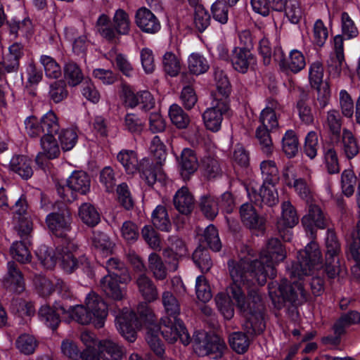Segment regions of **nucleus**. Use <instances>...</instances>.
<instances>
[{"label": "nucleus", "instance_id": "20", "mask_svg": "<svg viewBox=\"0 0 360 360\" xmlns=\"http://www.w3.org/2000/svg\"><path fill=\"white\" fill-rule=\"evenodd\" d=\"M41 152L36 156V162L42 164L41 158L44 155L48 159H54L60 154V148L54 135L44 134L40 139Z\"/></svg>", "mask_w": 360, "mask_h": 360}, {"label": "nucleus", "instance_id": "61", "mask_svg": "<svg viewBox=\"0 0 360 360\" xmlns=\"http://www.w3.org/2000/svg\"><path fill=\"white\" fill-rule=\"evenodd\" d=\"M195 291L198 299L202 302L210 301L212 297L210 287L203 276L196 278Z\"/></svg>", "mask_w": 360, "mask_h": 360}, {"label": "nucleus", "instance_id": "46", "mask_svg": "<svg viewBox=\"0 0 360 360\" xmlns=\"http://www.w3.org/2000/svg\"><path fill=\"white\" fill-rule=\"evenodd\" d=\"M298 139L292 130H288L282 139V149L288 158L295 156L298 152Z\"/></svg>", "mask_w": 360, "mask_h": 360}, {"label": "nucleus", "instance_id": "17", "mask_svg": "<svg viewBox=\"0 0 360 360\" xmlns=\"http://www.w3.org/2000/svg\"><path fill=\"white\" fill-rule=\"evenodd\" d=\"M122 277L107 274L101 279L99 287L106 297L115 300H121L125 297L127 288L120 286L118 282L120 278L122 283Z\"/></svg>", "mask_w": 360, "mask_h": 360}, {"label": "nucleus", "instance_id": "19", "mask_svg": "<svg viewBox=\"0 0 360 360\" xmlns=\"http://www.w3.org/2000/svg\"><path fill=\"white\" fill-rule=\"evenodd\" d=\"M68 189L82 195L90 191L91 179L89 174L82 170H75L67 179Z\"/></svg>", "mask_w": 360, "mask_h": 360}, {"label": "nucleus", "instance_id": "37", "mask_svg": "<svg viewBox=\"0 0 360 360\" xmlns=\"http://www.w3.org/2000/svg\"><path fill=\"white\" fill-rule=\"evenodd\" d=\"M188 67L191 73L199 75L206 72L210 68V65L204 56L198 53H193L188 58Z\"/></svg>", "mask_w": 360, "mask_h": 360}, {"label": "nucleus", "instance_id": "36", "mask_svg": "<svg viewBox=\"0 0 360 360\" xmlns=\"http://www.w3.org/2000/svg\"><path fill=\"white\" fill-rule=\"evenodd\" d=\"M15 345L21 354L30 355L35 352L38 342L32 335L23 333L17 338Z\"/></svg>", "mask_w": 360, "mask_h": 360}, {"label": "nucleus", "instance_id": "29", "mask_svg": "<svg viewBox=\"0 0 360 360\" xmlns=\"http://www.w3.org/2000/svg\"><path fill=\"white\" fill-rule=\"evenodd\" d=\"M240 214L243 223L250 229H257L263 225V219L257 214L252 204L244 203L240 208Z\"/></svg>", "mask_w": 360, "mask_h": 360}, {"label": "nucleus", "instance_id": "1", "mask_svg": "<svg viewBox=\"0 0 360 360\" xmlns=\"http://www.w3.org/2000/svg\"><path fill=\"white\" fill-rule=\"evenodd\" d=\"M286 257V251L277 238H270L261 250L259 259L252 249L247 245L240 248L238 260L229 261L228 266L232 283L226 292H220L215 297L216 304L226 319L234 314L236 304L245 317V330L250 335L260 334L265 325L262 314V297L257 290L249 292L246 298L242 285L257 283L263 285L267 278L276 276V266Z\"/></svg>", "mask_w": 360, "mask_h": 360}, {"label": "nucleus", "instance_id": "6", "mask_svg": "<svg viewBox=\"0 0 360 360\" xmlns=\"http://www.w3.org/2000/svg\"><path fill=\"white\" fill-rule=\"evenodd\" d=\"M80 340L85 346L81 352L82 360H121L123 347L110 339L98 340L96 335L85 330L80 334Z\"/></svg>", "mask_w": 360, "mask_h": 360}, {"label": "nucleus", "instance_id": "50", "mask_svg": "<svg viewBox=\"0 0 360 360\" xmlns=\"http://www.w3.org/2000/svg\"><path fill=\"white\" fill-rule=\"evenodd\" d=\"M270 129L262 125L256 129V138L259 142L263 153L267 156H270L273 153V143L269 134Z\"/></svg>", "mask_w": 360, "mask_h": 360}, {"label": "nucleus", "instance_id": "31", "mask_svg": "<svg viewBox=\"0 0 360 360\" xmlns=\"http://www.w3.org/2000/svg\"><path fill=\"white\" fill-rule=\"evenodd\" d=\"M91 246L98 253L107 256L112 253L114 244L105 233L94 231L91 237Z\"/></svg>", "mask_w": 360, "mask_h": 360}, {"label": "nucleus", "instance_id": "13", "mask_svg": "<svg viewBox=\"0 0 360 360\" xmlns=\"http://www.w3.org/2000/svg\"><path fill=\"white\" fill-rule=\"evenodd\" d=\"M298 216L295 208L290 201L281 204V216L277 222V229L280 236L285 241L292 238L291 229L298 223Z\"/></svg>", "mask_w": 360, "mask_h": 360}, {"label": "nucleus", "instance_id": "11", "mask_svg": "<svg viewBox=\"0 0 360 360\" xmlns=\"http://www.w3.org/2000/svg\"><path fill=\"white\" fill-rule=\"evenodd\" d=\"M325 271L329 278H335L340 271L339 254L340 245L333 230L328 229L326 237Z\"/></svg>", "mask_w": 360, "mask_h": 360}, {"label": "nucleus", "instance_id": "33", "mask_svg": "<svg viewBox=\"0 0 360 360\" xmlns=\"http://www.w3.org/2000/svg\"><path fill=\"white\" fill-rule=\"evenodd\" d=\"M152 222L157 229L169 232L172 229V223L167 209L162 205H158L152 213Z\"/></svg>", "mask_w": 360, "mask_h": 360}, {"label": "nucleus", "instance_id": "54", "mask_svg": "<svg viewBox=\"0 0 360 360\" xmlns=\"http://www.w3.org/2000/svg\"><path fill=\"white\" fill-rule=\"evenodd\" d=\"M193 260L202 272L208 271L212 266V262L207 250L201 246L197 248L193 252Z\"/></svg>", "mask_w": 360, "mask_h": 360}, {"label": "nucleus", "instance_id": "38", "mask_svg": "<svg viewBox=\"0 0 360 360\" xmlns=\"http://www.w3.org/2000/svg\"><path fill=\"white\" fill-rule=\"evenodd\" d=\"M79 217L88 226H94L100 221V214L90 203L84 202L79 208Z\"/></svg>", "mask_w": 360, "mask_h": 360}, {"label": "nucleus", "instance_id": "26", "mask_svg": "<svg viewBox=\"0 0 360 360\" xmlns=\"http://www.w3.org/2000/svg\"><path fill=\"white\" fill-rule=\"evenodd\" d=\"M255 58L250 51L234 48L231 58L233 68L238 72L245 73L249 66L254 63Z\"/></svg>", "mask_w": 360, "mask_h": 360}, {"label": "nucleus", "instance_id": "24", "mask_svg": "<svg viewBox=\"0 0 360 360\" xmlns=\"http://www.w3.org/2000/svg\"><path fill=\"white\" fill-rule=\"evenodd\" d=\"M285 184L293 187L297 195L302 199L308 200L311 196V191L305 181L297 176L292 172V168L288 167L283 172Z\"/></svg>", "mask_w": 360, "mask_h": 360}, {"label": "nucleus", "instance_id": "22", "mask_svg": "<svg viewBox=\"0 0 360 360\" xmlns=\"http://www.w3.org/2000/svg\"><path fill=\"white\" fill-rule=\"evenodd\" d=\"M117 161L124 167L127 174H133L137 171H141V176L145 180L142 175V167L141 162L139 163L136 153L133 150L123 149L117 155Z\"/></svg>", "mask_w": 360, "mask_h": 360}, {"label": "nucleus", "instance_id": "39", "mask_svg": "<svg viewBox=\"0 0 360 360\" xmlns=\"http://www.w3.org/2000/svg\"><path fill=\"white\" fill-rule=\"evenodd\" d=\"M112 23L117 33L126 35L129 32L131 20L129 14L123 9H117L112 18Z\"/></svg>", "mask_w": 360, "mask_h": 360}, {"label": "nucleus", "instance_id": "48", "mask_svg": "<svg viewBox=\"0 0 360 360\" xmlns=\"http://www.w3.org/2000/svg\"><path fill=\"white\" fill-rule=\"evenodd\" d=\"M58 141L64 151L72 150L76 145L78 139L77 131L73 128L62 129L58 133Z\"/></svg>", "mask_w": 360, "mask_h": 360}, {"label": "nucleus", "instance_id": "55", "mask_svg": "<svg viewBox=\"0 0 360 360\" xmlns=\"http://www.w3.org/2000/svg\"><path fill=\"white\" fill-rule=\"evenodd\" d=\"M200 210L207 219H214L219 212L217 199L212 195L202 197L200 200Z\"/></svg>", "mask_w": 360, "mask_h": 360}, {"label": "nucleus", "instance_id": "8", "mask_svg": "<svg viewBox=\"0 0 360 360\" xmlns=\"http://www.w3.org/2000/svg\"><path fill=\"white\" fill-rule=\"evenodd\" d=\"M225 348V342L218 335L204 331H197L193 335V350L198 356L217 354V356Z\"/></svg>", "mask_w": 360, "mask_h": 360}, {"label": "nucleus", "instance_id": "4", "mask_svg": "<svg viewBox=\"0 0 360 360\" xmlns=\"http://www.w3.org/2000/svg\"><path fill=\"white\" fill-rule=\"evenodd\" d=\"M77 245L74 240L65 239L57 247L56 251L46 245L40 246L36 251L37 257L41 264L47 269H51L60 261V265L64 271L70 274L81 266L83 271H90V263L85 257L77 258Z\"/></svg>", "mask_w": 360, "mask_h": 360}, {"label": "nucleus", "instance_id": "5", "mask_svg": "<svg viewBox=\"0 0 360 360\" xmlns=\"http://www.w3.org/2000/svg\"><path fill=\"white\" fill-rule=\"evenodd\" d=\"M85 305L77 304L66 309L60 307L63 313H68L70 319L82 325L94 324L102 328L108 316V307L104 300L96 292H90L85 298Z\"/></svg>", "mask_w": 360, "mask_h": 360}, {"label": "nucleus", "instance_id": "34", "mask_svg": "<svg viewBox=\"0 0 360 360\" xmlns=\"http://www.w3.org/2000/svg\"><path fill=\"white\" fill-rule=\"evenodd\" d=\"M105 268L108 274H112L114 276H122L121 278L122 283L127 284L131 280L130 275L125 269L124 264L118 258H110L106 262Z\"/></svg>", "mask_w": 360, "mask_h": 360}, {"label": "nucleus", "instance_id": "16", "mask_svg": "<svg viewBox=\"0 0 360 360\" xmlns=\"http://www.w3.org/2000/svg\"><path fill=\"white\" fill-rule=\"evenodd\" d=\"M60 306L66 309L69 308V307H66L60 302H56L53 307L49 305H43L39 310V320L53 330H56L60 323V314L63 315V318L68 321H74V319H70L68 313L63 312Z\"/></svg>", "mask_w": 360, "mask_h": 360}, {"label": "nucleus", "instance_id": "63", "mask_svg": "<svg viewBox=\"0 0 360 360\" xmlns=\"http://www.w3.org/2000/svg\"><path fill=\"white\" fill-rule=\"evenodd\" d=\"M324 68L320 61L314 62L309 67V78L311 86H318L324 84L323 82Z\"/></svg>", "mask_w": 360, "mask_h": 360}, {"label": "nucleus", "instance_id": "64", "mask_svg": "<svg viewBox=\"0 0 360 360\" xmlns=\"http://www.w3.org/2000/svg\"><path fill=\"white\" fill-rule=\"evenodd\" d=\"M341 27L342 34L347 39L354 38L359 34L358 29L354 21L346 12H343L341 15Z\"/></svg>", "mask_w": 360, "mask_h": 360}, {"label": "nucleus", "instance_id": "21", "mask_svg": "<svg viewBox=\"0 0 360 360\" xmlns=\"http://www.w3.org/2000/svg\"><path fill=\"white\" fill-rule=\"evenodd\" d=\"M8 273L4 278V284L15 292L20 293L24 290V280L17 264L13 262L7 264Z\"/></svg>", "mask_w": 360, "mask_h": 360}, {"label": "nucleus", "instance_id": "43", "mask_svg": "<svg viewBox=\"0 0 360 360\" xmlns=\"http://www.w3.org/2000/svg\"><path fill=\"white\" fill-rule=\"evenodd\" d=\"M214 79L216 81L217 93L214 98H225L229 101V96L231 92L229 81L223 71L216 70L214 72Z\"/></svg>", "mask_w": 360, "mask_h": 360}, {"label": "nucleus", "instance_id": "53", "mask_svg": "<svg viewBox=\"0 0 360 360\" xmlns=\"http://www.w3.org/2000/svg\"><path fill=\"white\" fill-rule=\"evenodd\" d=\"M24 124L25 131L30 137L38 138L44 134L41 118L31 115L25 120Z\"/></svg>", "mask_w": 360, "mask_h": 360}, {"label": "nucleus", "instance_id": "56", "mask_svg": "<svg viewBox=\"0 0 360 360\" xmlns=\"http://www.w3.org/2000/svg\"><path fill=\"white\" fill-rule=\"evenodd\" d=\"M328 37V28L324 25L321 19L315 21L313 27L312 41L313 43L319 46H323Z\"/></svg>", "mask_w": 360, "mask_h": 360}, {"label": "nucleus", "instance_id": "35", "mask_svg": "<svg viewBox=\"0 0 360 360\" xmlns=\"http://www.w3.org/2000/svg\"><path fill=\"white\" fill-rule=\"evenodd\" d=\"M263 184H276L279 181L278 169L274 160H264L260 163Z\"/></svg>", "mask_w": 360, "mask_h": 360}, {"label": "nucleus", "instance_id": "49", "mask_svg": "<svg viewBox=\"0 0 360 360\" xmlns=\"http://www.w3.org/2000/svg\"><path fill=\"white\" fill-rule=\"evenodd\" d=\"M229 342L230 347L238 354L245 353L250 345V340L245 333L234 332L229 335Z\"/></svg>", "mask_w": 360, "mask_h": 360}, {"label": "nucleus", "instance_id": "9", "mask_svg": "<svg viewBox=\"0 0 360 360\" xmlns=\"http://www.w3.org/2000/svg\"><path fill=\"white\" fill-rule=\"evenodd\" d=\"M328 71L332 79L339 78L342 75L349 74V67L344 53V39L340 34L333 38V51L328 61Z\"/></svg>", "mask_w": 360, "mask_h": 360}, {"label": "nucleus", "instance_id": "25", "mask_svg": "<svg viewBox=\"0 0 360 360\" xmlns=\"http://www.w3.org/2000/svg\"><path fill=\"white\" fill-rule=\"evenodd\" d=\"M173 202L175 208L184 214L191 213L194 207V198L185 186H182L176 191Z\"/></svg>", "mask_w": 360, "mask_h": 360}, {"label": "nucleus", "instance_id": "40", "mask_svg": "<svg viewBox=\"0 0 360 360\" xmlns=\"http://www.w3.org/2000/svg\"><path fill=\"white\" fill-rule=\"evenodd\" d=\"M360 323V313L357 311H350L342 314L334 325L335 333L342 335L347 327Z\"/></svg>", "mask_w": 360, "mask_h": 360}, {"label": "nucleus", "instance_id": "59", "mask_svg": "<svg viewBox=\"0 0 360 360\" xmlns=\"http://www.w3.org/2000/svg\"><path fill=\"white\" fill-rule=\"evenodd\" d=\"M202 238L211 250L216 252L220 250L221 243L218 231L214 225L210 224L207 226L204 231Z\"/></svg>", "mask_w": 360, "mask_h": 360}, {"label": "nucleus", "instance_id": "23", "mask_svg": "<svg viewBox=\"0 0 360 360\" xmlns=\"http://www.w3.org/2000/svg\"><path fill=\"white\" fill-rule=\"evenodd\" d=\"M138 290L143 300L147 302H153L158 298V290L146 274H141L136 279Z\"/></svg>", "mask_w": 360, "mask_h": 360}, {"label": "nucleus", "instance_id": "30", "mask_svg": "<svg viewBox=\"0 0 360 360\" xmlns=\"http://www.w3.org/2000/svg\"><path fill=\"white\" fill-rule=\"evenodd\" d=\"M341 148L348 159H352L359 152V144L351 131L347 129L342 130Z\"/></svg>", "mask_w": 360, "mask_h": 360}, {"label": "nucleus", "instance_id": "52", "mask_svg": "<svg viewBox=\"0 0 360 360\" xmlns=\"http://www.w3.org/2000/svg\"><path fill=\"white\" fill-rule=\"evenodd\" d=\"M44 134L55 135L59 132L60 124L57 115L52 110L48 111L41 117Z\"/></svg>", "mask_w": 360, "mask_h": 360}, {"label": "nucleus", "instance_id": "18", "mask_svg": "<svg viewBox=\"0 0 360 360\" xmlns=\"http://www.w3.org/2000/svg\"><path fill=\"white\" fill-rule=\"evenodd\" d=\"M135 20L137 26L146 33H157L161 27L160 22L156 16L146 7L137 10Z\"/></svg>", "mask_w": 360, "mask_h": 360}, {"label": "nucleus", "instance_id": "2", "mask_svg": "<svg viewBox=\"0 0 360 360\" xmlns=\"http://www.w3.org/2000/svg\"><path fill=\"white\" fill-rule=\"evenodd\" d=\"M162 304L165 315L160 319V326L155 323V314L146 302H141L137 307L139 318L127 308L112 311L117 330L129 342L136 340V328L141 327L143 322L147 328L146 340L160 358H162L165 354L164 345L159 338L160 331L169 343H174L179 339L184 345L191 342V337L179 318L181 307L177 298L171 292L165 290L162 294Z\"/></svg>", "mask_w": 360, "mask_h": 360}, {"label": "nucleus", "instance_id": "41", "mask_svg": "<svg viewBox=\"0 0 360 360\" xmlns=\"http://www.w3.org/2000/svg\"><path fill=\"white\" fill-rule=\"evenodd\" d=\"M172 123L178 129H185L190 123V117L177 104H172L169 109Z\"/></svg>", "mask_w": 360, "mask_h": 360}, {"label": "nucleus", "instance_id": "14", "mask_svg": "<svg viewBox=\"0 0 360 360\" xmlns=\"http://www.w3.org/2000/svg\"><path fill=\"white\" fill-rule=\"evenodd\" d=\"M46 222L50 231L56 237L66 238L70 231L71 215L68 210L63 209L58 212H53L47 215Z\"/></svg>", "mask_w": 360, "mask_h": 360}, {"label": "nucleus", "instance_id": "45", "mask_svg": "<svg viewBox=\"0 0 360 360\" xmlns=\"http://www.w3.org/2000/svg\"><path fill=\"white\" fill-rule=\"evenodd\" d=\"M283 9L285 17L292 24H297L302 18V10L298 0H285Z\"/></svg>", "mask_w": 360, "mask_h": 360}, {"label": "nucleus", "instance_id": "58", "mask_svg": "<svg viewBox=\"0 0 360 360\" xmlns=\"http://www.w3.org/2000/svg\"><path fill=\"white\" fill-rule=\"evenodd\" d=\"M141 235L149 247L155 250L161 248V241L158 233L150 225H146L141 230Z\"/></svg>", "mask_w": 360, "mask_h": 360}, {"label": "nucleus", "instance_id": "12", "mask_svg": "<svg viewBox=\"0 0 360 360\" xmlns=\"http://www.w3.org/2000/svg\"><path fill=\"white\" fill-rule=\"evenodd\" d=\"M276 184H263L260 187L259 191L252 184H249L246 187L248 196L251 201L255 204L262 206L266 205L269 207H272L277 205L278 202V195L276 188Z\"/></svg>", "mask_w": 360, "mask_h": 360}, {"label": "nucleus", "instance_id": "10", "mask_svg": "<svg viewBox=\"0 0 360 360\" xmlns=\"http://www.w3.org/2000/svg\"><path fill=\"white\" fill-rule=\"evenodd\" d=\"M229 101L225 98H214L212 106L202 114V120L207 129L217 132L219 131L224 116L229 111Z\"/></svg>", "mask_w": 360, "mask_h": 360}, {"label": "nucleus", "instance_id": "60", "mask_svg": "<svg viewBox=\"0 0 360 360\" xmlns=\"http://www.w3.org/2000/svg\"><path fill=\"white\" fill-rule=\"evenodd\" d=\"M34 283L39 294L43 297L49 295L55 290V278L50 280L41 275H36Z\"/></svg>", "mask_w": 360, "mask_h": 360}, {"label": "nucleus", "instance_id": "42", "mask_svg": "<svg viewBox=\"0 0 360 360\" xmlns=\"http://www.w3.org/2000/svg\"><path fill=\"white\" fill-rule=\"evenodd\" d=\"M64 77L70 86H75L82 82L84 75L77 63L68 62L64 66Z\"/></svg>", "mask_w": 360, "mask_h": 360}, {"label": "nucleus", "instance_id": "7", "mask_svg": "<svg viewBox=\"0 0 360 360\" xmlns=\"http://www.w3.org/2000/svg\"><path fill=\"white\" fill-rule=\"evenodd\" d=\"M150 150L154 158L155 163H150V160L144 158L141 162L142 175L145 181L149 186L153 185L158 176H161V165L166 159V150L163 143L159 136H155L151 141Z\"/></svg>", "mask_w": 360, "mask_h": 360}, {"label": "nucleus", "instance_id": "62", "mask_svg": "<svg viewBox=\"0 0 360 360\" xmlns=\"http://www.w3.org/2000/svg\"><path fill=\"white\" fill-rule=\"evenodd\" d=\"M10 251L13 257L21 263H25L30 260V252L27 246L21 241L14 242Z\"/></svg>", "mask_w": 360, "mask_h": 360}, {"label": "nucleus", "instance_id": "44", "mask_svg": "<svg viewBox=\"0 0 360 360\" xmlns=\"http://www.w3.org/2000/svg\"><path fill=\"white\" fill-rule=\"evenodd\" d=\"M168 240L169 247L164 251L165 257H172L174 260H177L179 257H183L186 254L187 250L182 240L176 236H171Z\"/></svg>", "mask_w": 360, "mask_h": 360}, {"label": "nucleus", "instance_id": "57", "mask_svg": "<svg viewBox=\"0 0 360 360\" xmlns=\"http://www.w3.org/2000/svg\"><path fill=\"white\" fill-rule=\"evenodd\" d=\"M325 125L333 135L340 134L342 120L338 110L332 109L327 112Z\"/></svg>", "mask_w": 360, "mask_h": 360}, {"label": "nucleus", "instance_id": "15", "mask_svg": "<svg viewBox=\"0 0 360 360\" xmlns=\"http://www.w3.org/2000/svg\"><path fill=\"white\" fill-rule=\"evenodd\" d=\"M274 57L275 60L279 62L282 68L289 70L294 73L299 72L306 65L304 56L297 49L292 50L288 59L285 60L281 48L276 46L274 49Z\"/></svg>", "mask_w": 360, "mask_h": 360}, {"label": "nucleus", "instance_id": "28", "mask_svg": "<svg viewBox=\"0 0 360 360\" xmlns=\"http://www.w3.org/2000/svg\"><path fill=\"white\" fill-rule=\"evenodd\" d=\"M32 161L24 155H15L10 161V169L22 179H27L33 174Z\"/></svg>", "mask_w": 360, "mask_h": 360}, {"label": "nucleus", "instance_id": "47", "mask_svg": "<svg viewBox=\"0 0 360 360\" xmlns=\"http://www.w3.org/2000/svg\"><path fill=\"white\" fill-rule=\"evenodd\" d=\"M162 64L164 70L171 77L176 76L181 70V60L172 52H166L165 53Z\"/></svg>", "mask_w": 360, "mask_h": 360}, {"label": "nucleus", "instance_id": "32", "mask_svg": "<svg viewBox=\"0 0 360 360\" xmlns=\"http://www.w3.org/2000/svg\"><path fill=\"white\" fill-rule=\"evenodd\" d=\"M148 269L156 280L162 281L167 278V268L161 257L157 253L153 252L149 255L148 259Z\"/></svg>", "mask_w": 360, "mask_h": 360}, {"label": "nucleus", "instance_id": "27", "mask_svg": "<svg viewBox=\"0 0 360 360\" xmlns=\"http://www.w3.org/2000/svg\"><path fill=\"white\" fill-rule=\"evenodd\" d=\"M199 164L195 153L190 148H184L181 154V174L184 179L188 178L198 168Z\"/></svg>", "mask_w": 360, "mask_h": 360}, {"label": "nucleus", "instance_id": "51", "mask_svg": "<svg viewBox=\"0 0 360 360\" xmlns=\"http://www.w3.org/2000/svg\"><path fill=\"white\" fill-rule=\"evenodd\" d=\"M39 61L44 69L45 75L47 77L57 79L60 76V66L54 58L47 55H42L40 57Z\"/></svg>", "mask_w": 360, "mask_h": 360}, {"label": "nucleus", "instance_id": "3", "mask_svg": "<svg viewBox=\"0 0 360 360\" xmlns=\"http://www.w3.org/2000/svg\"><path fill=\"white\" fill-rule=\"evenodd\" d=\"M302 223L312 239L316 238V229H323L326 227L325 217L321 208L316 205H310L309 213L303 217ZM323 267L319 246L312 240L303 250L298 252L297 263L288 268L291 281L288 282L283 279L280 284L274 282L269 284V296L275 306L281 308L286 302L295 304L297 301H306L307 293L302 281L304 277L314 275Z\"/></svg>", "mask_w": 360, "mask_h": 360}]
</instances>
